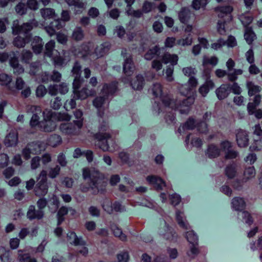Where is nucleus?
Returning a JSON list of instances; mask_svg holds the SVG:
<instances>
[{
	"instance_id": "obj_1",
	"label": "nucleus",
	"mask_w": 262,
	"mask_h": 262,
	"mask_svg": "<svg viewBox=\"0 0 262 262\" xmlns=\"http://www.w3.org/2000/svg\"><path fill=\"white\" fill-rule=\"evenodd\" d=\"M82 177L85 182L79 185L81 192L87 193L91 191L93 194L96 195L106 190L108 179L99 170L94 167H84L82 169Z\"/></svg>"
},
{
	"instance_id": "obj_53",
	"label": "nucleus",
	"mask_w": 262,
	"mask_h": 262,
	"mask_svg": "<svg viewBox=\"0 0 262 262\" xmlns=\"http://www.w3.org/2000/svg\"><path fill=\"white\" fill-rule=\"evenodd\" d=\"M219 59L216 56H212L210 58L206 56H204L203 58V65L207 66L208 64H211L212 66H215L218 63Z\"/></svg>"
},
{
	"instance_id": "obj_25",
	"label": "nucleus",
	"mask_w": 262,
	"mask_h": 262,
	"mask_svg": "<svg viewBox=\"0 0 262 262\" xmlns=\"http://www.w3.org/2000/svg\"><path fill=\"white\" fill-rule=\"evenodd\" d=\"M160 54V47L159 46H156L147 50L144 55V58L147 60H151L156 57H159Z\"/></svg>"
},
{
	"instance_id": "obj_10",
	"label": "nucleus",
	"mask_w": 262,
	"mask_h": 262,
	"mask_svg": "<svg viewBox=\"0 0 262 262\" xmlns=\"http://www.w3.org/2000/svg\"><path fill=\"white\" fill-rule=\"evenodd\" d=\"M236 143L240 147H246L249 144V136L248 133L242 128H238L236 133Z\"/></svg>"
},
{
	"instance_id": "obj_55",
	"label": "nucleus",
	"mask_w": 262,
	"mask_h": 262,
	"mask_svg": "<svg viewBox=\"0 0 262 262\" xmlns=\"http://www.w3.org/2000/svg\"><path fill=\"white\" fill-rule=\"evenodd\" d=\"M73 236L74 239L73 244L75 246H85L86 242L82 239V237H78L74 232H71L70 237Z\"/></svg>"
},
{
	"instance_id": "obj_31",
	"label": "nucleus",
	"mask_w": 262,
	"mask_h": 262,
	"mask_svg": "<svg viewBox=\"0 0 262 262\" xmlns=\"http://www.w3.org/2000/svg\"><path fill=\"white\" fill-rule=\"evenodd\" d=\"M179 57L177 54H170V53H165L162 58V62L165 63H170L172 66H174L178 63Z\"/></svg>"
},
{
	"instance_id": "obj_8",
	"label": "nucleus",
	"mask_w": 262,
	"mask_h": 262,
	"mask_svg": "<svg viewBox=\"0 0 262 262\" xmlns=\"http://www.w3.org/2000/svg\"><path fill=\"white\" fill-rule=\"evenodd\" d=\"M160 233L165 239L168 240L170 242L176 243L177 242L178 234L175 232L174 229L165 222L164 229L160 231Z\"/></svg>"
},
{
	"instance_id": "obj_58",
	"label": "nucleus",
	"mask_w": 262,
	"mask_h": 262,
	"mask_svg": "<svg viewBox=\"0 0 262 262\" xmlns=\"http://www.w3.org/2000/svg\"><path fill=\"white\" fill-rule=\"evenodd\" d=\"M84 80L81 77H74V79L73 82V88L74 89V93L75 91H77L81 87L83 83Z\"/></svg>"
},
{
	"instance_id": "obj_18",
	"label": "nucleus",
	"mask_w": 262,
	"mask_h": 262,
	"mask_svg": "<svg viewBox=\"0 0 262 262\" xmlns=\"http://www.w3.org/2000/svg\"><path fill=\"white\" fill-rule=\"evenodd\" d=\"M30 40V35H27L24 37H22L20 35H17L16 37L14 38L12 44L17 49L24 48L27 44L29 43Z\"/></svg>"
},
{
	"instance_id": "obj_61",
	"label": "nucleus",
	"mask_w": 262,
	"mask_h": 262,
	"mask_svg": "<svg viewBox=\"0 0 262 262\" xmlns=\"http://www.w3.org/2000/svg\"><path fill=\"white\" fill-rule=\"evenodd\" d=\"M27 9L36 11L38 9V2L37 0H27L26 4Z\"/></svg>"
},
{
	"instance_id": "obj_62",
	"label": "nucleus",
	"mask_w": 262,
	"mask_h": 262,
	"mask_svg": "<svg viewBox=\"0 0 262 262\" xmlns=\"http://www.w3.org/2000/svg\"><path fill=\"white\" fill-rule=\"evenodd\" d=\"M116 257L118 262H128L129 258V253L127 251H123L118 253Z\"/></svg>"
},
{
	"instance_id": "obj_37",
	"label": "nucleus",
	"mask_w": 262,
	"mask_h": 262,
	"mask_svg": "<svg viewBox=\"0 0 262 262\" xmlns=\"http://www.w3.org/2000/svg\"><path fill=\"white\" fill-rule=\"evenodd\" d=\"M185 237L188 243L191 245L199 244V237L194 231L191 230L185 232Z\"/></svg>"
},
{
	"instance_id": "obj_23",
	"label": "nucleus",
	"mask_w": 262,
	"mask_h": 262,
	"mask_svg": "<svg viewBox=\"0 0 262 262\" xmlns=\"http://www.w3.org/2000/svg\"><path fill=\"white\" fill-rule=\"evenodd\" d=\"M145 85V79L142 74H139L131 81L132 89L135 90H141Z\"/></svg>"
},
{
	"instance_id": "obj_46",
	"label": "nucleus",
	"mask_w": 262,
	"mask_h": 262,
	"mask_svg": "<svg viewBox=\"0 0 262 262\" xmlns=\"http://www.w3.org/2000/svg\"><path fill=\"white\" fill-rule=\"evenodd\" d=\"M15 10L17 14L23 16L27 14L28 9L25 3L19 2L15 6Z\"/></svg>"
},
{
	"instance_id": "obj_20",
	"label": "nucleus",
	"mask_w": 262,
	"mask_h": 262,
	"mask_svg": "<svg viewBox=\"0 0 262 262\" xmlns=\"http://www.w3.org/2000/svg\"><path fill=\"white\" fill-rule=\"evenodd\" d=\"M18 143V133L16 130H11L6 137L4 144L7 147L14 146Z\"/></svg>"
},
{
	"instance_id": "obj_35",
	"label": "nucleus",
	"mask_w": 262,
	"mask_h": 262,
	"mask_svg": "<svg viewBox=\"0 0 262 262\" xmlns=\"http://www.w3.org/2000/svg\"><path fill=\"white\" fill-rule=\"evenodd\" d=\"M40 128L46 132H51L54 131L56 127V125L52 120H45L42 121L40 124Z\"/></svg>"
},
{
	"instance_id": "obj_57",
	"label": "nucleus",
	"mask_w": 262,
	"mask_h": 262,
	"mask_svg": "<svg viewBox=\"0 0 262 262\" xmlns=\"http://www.w3.org/2000/svg\"><path fill=\"white\" fill-rule=\"evenodd\" d=\"M244 173L247 179H251L255 176V169L253 166H250L245 168Z\"/></svg>"
},
{
	"instance_id": "obj_40",
	"label": "nucleus",
	"mask_w": 262,
	"mask_h": 262,
	"mask_svg": "<svg viewBox=\"0 0 262 262\" xmlns=\"http://www.w3.org/2000/svg\"><path fill=\"white\" fill-rule=\"evenodd\" d=\"M61 138L59 135L53 134L50 136L48 140V144L52 147H56L61 143Z\"/></svg>"
},
{
	"instance_id": "obj_28",
	"label": "nucleus",
	"mask_w": 262,
	"mask_h": 262,
	"mask_svg": "<svg viewBox=\"0 0 262 262\" xmlns=\"http://www.w3.org/2000/svg\"><path fill=\"white\" fill-rule=\"evenodd\" d=\"M209 158H215L220 155V149L214 144H210L208 146V148L206 152Z\"/></svg>"
},
{
	"instance_id": "obj_47",
	"label": "nucleus",
	"mask_w": 262,
	"mask_h": 262,
	"mask_svg": "<svg viewBox=\"0 0 262 262\" xmlns=\"http://www.w3.org/2000/svg\"><path fill=\"white\" fill-rule=\"evenodd\" d=\"M208 0H193L192 7L195 10H199L201 8H204L208 4Z\"/></svg>"
},
{
	"instance_id": "obj_17",
	"label": "nucleus",
	"mask_w": 262,
	"mask_h": 262,
	"mask_svg": "<svg viewBox=\"0 0 262 262\" xmlns=\"http://www.w3.org/2000/svg\"><path fill=\"white\" fill-rule=\"evenodd\" d=\"M215 94L217 99L223 100L226 99L230 95V84L225 83L221 84L215 90Z\"/></svg>"
},
{
	"instance_id": "obj_38",
	"label": "nucleus",
	"mask_w": 262,
	"mask_h": 262,
	"mask_svg": "<svg viewBox=\"0 0 262 262\" xmlns=\"http://www.w3.org/2000/svg\"><path fill=\"white\" fill-rule=\"evenodd\" d=\"M68 208L66 206H61L58 210L57 213V225L60 226L64 221V216L68 213Z\"/></svg>"
},
{
	"instance_id": "obj_24",
	"label": "nucleus",
	"mask_w": 262,
	"mask_h": 262,
	"mask_svg": "<svg viewBox=\"0 0 262 262\" xmlns=\"http://www.w3.org/2000/svg\"><path fill=\"white\" fill-rule=\"evenodd\" d=\"M17 259L19 262H37L35 258H32L30 254L25 249L17 251Z\"/></svg>"
},
{
	"instance_id": "obj_43",
	"label": "nucleus",
	"mask_w": 262,
	"mask_h": 262,
	"mask_svg": "<svg viewBox=\"0 0 262 262\" xmlns=\"http://www.w3.org/2000/svg\"><path fill=\"white\" fill-rule=\"evenodd\" d=\"M12 78L11 76L8 74L2 73L0 74V85L2 86H6L7 88L8 86H11L10 84L11 83Z\"/></svg>"
},
{
	"instance_id": "obj_59",
	"label": "nucleus",
	"mask_w": 262,
	"mask_h": 262,
	"mask_svg": "<svg viewBox=\"0 0 262 262\" xmlns=\"http://www.w3.org/2000/svg\"><path fill=\"white\" fill-rule=\"evenodd\" d=\"M37 198H39L36 202L37 208L43 210V209L48 205V200L45 198V196H40Z\"/></svg>"
},
{
	"instance_id": "obj_7",
	"label": "nucleus",
	"mask_w": 262,
	"mask_h": 262,
	"mask_svg": "<svg viewBox=\"0 0 262 262\" xmlns=\"http://www.w3.org/2000/svg\"><path fill=\"white\" fill-rule=\"evenodd\" d=\"M94 137L96 142V144L104 151L109 150V146L107 144V140L111 138V135L109 132H99L94 135Z\"/></svg>"
},
{
	"instance_id": "obj_39",
	"label": "nucleus",
	"mask_w": 262,
	"mask_h": 262,
	"mask_svg": "<svg viewBox=\"0 0 262 262\" xmlns=\"http://www.w3.org/2000/svg\"><path fill=\"white\" fill-rule=\"evenodd\" d=\"M42 17L45 19L53 18L56 16L55 10L52 8H45L40 10Z\"/></svg>"
},
{
	"instance_id": "obj_48",
	"label": "nucleus",
	"mask_w": 262,
	"mask_h": 262,
	"mask_svg": "<svg viewBox=\"0 0 262 262\" xmlns=\"http://www.w3.org/2000/svg\"><path fill=\"white\" fill-rule=\"evenodd\" d=\"M196 128L197 130L200 133L206 134L208 132V125L205 121H200L196 122Z\"/></svg>"
},
{
	"instance_id": "obj_45",
	"label": "nucleus",
	"mask_w": 262,
	"mask_h": 262,
	"mask_svg": "<svg viewBox=\"0 0 262 262\" xmlns=\"http://www.w3.org/2000/svg\"><path fill=\"white\" fill-rule=\"evenodd\" d=\"M196 122L193 117H189L183 124V128L187 129H193L196 128Z\"/></svg>"
},
{
	"instance_id": "obj_52",
	"label": "nucleus",
	"mask_w": 262,
	"mask_h": 262,
	"mask_svg": "<svg viewBox=\"0 0 262 262\" xmlns=\"http://www.w3.org/2000/svg\"><path fill=\"white\" fill-rule=\"evenodd\" d=\"M262 148V140L261 139H254V142L251 144L250 149L252 151H260Z\"/></svg>"
},
{
	"instance_id": "obj_14",
	"label": "nucleus",
	"mask_w": 262,
	"mask_h": 262,
	"mask_svg": "<svg viewBox=\"0 0 262 262\" xmlns=\"http://www.w3.org/2000/svg\"><path fill=\"white\" fill-rule=\"evenodd\" d=\"M146 180L150 185H152L157 190H161L165 186V181L160 177L155 175L147 176Z\"/></svg>"
},
{
	"instance_id": "obj_56",
	"label": "nucleus",
	"mask_w": 262,
	"mask_h": 262,
	"mask_svg": "<svg viewBox=\"0 0 262 262\" xmlns=\"http://www.w3.org/2000/svg\"><path fill=\"white\" fill-rule=\"evenodd\" d=\"M154 6L155 4L153 2L145 1L143 4L142 11L144 13H148L153 9Z\"/></svg>"
},
{
	"instance_id": "obj_19",
	"label": "nucleus",
	"mask_w": 262,
	"mask_h": 262,
	"mask_svg": "<svg viewBox=\"0 0 262 262\" xmlns=\"http://www.w3.org/2000/svg\"><path fill=\"white\" fill-rule=\"evenodd\" d=\"M135 70V65L133 60V57L131 55L127 57L123 65V72L127 76L133 75Z\"/></svg>"
},
{
	"instance_id": "obj_21",
	"label": "nucleus",
	"mask_w": 262,
	"mask_h": 262,
	"mask_svg": "<svg viewBox=\"0 0 262 262\" xmlns=\"http://www.w3.org/2000/svg\"><path fill=\"white\" fill-rule=\"evenodd\" d=\"M215 10L220 12L219 15L220 17H223L224 16H227L228 17L227 21L229 22L232 21V16L231 13L233 11V7L231 6L228 5L217 7Z\"/></svg>"
},
{
	"instance_id": "obj_36",
	"label": "nucleus",
	"mask_w": 262,
	"mask_h": 262,
	"mask_svg": "<svg viewBox=\"0 0 262 262\" xmlns=\"http://www.w3.org/2000/svg\"><path fill=\"white\" fill-rule=\"evenodd\" d=\"M247 88L248 89V94L249 96L257 95L261 90V86L258 85H255L252 82H248L247 83Z\"/></svg>"
},
{
	"instance_id": "obj_13",
	"label": "nucleus",
	"mask_w": 262,
	"mask_h": 262,
	"mask_svg": "<svg viewBox=\"0 0 262 262\" xmlns=\"http://www.w3.org/2000/svg\"><path fill=\"white\" fill-rule=\"evenodd\" d=\"M64 26V24H62L61 20L55 19L45 28V30L50 36H52L55 35L56 31L61 29Z\"/></svg>"
},
{
	"instance_id": "obj_2",
	"label": "nucleus",
	"mask_w": 262,
	"mask_h": 262,
	"mask_svg": "<svg viewBox=\"0 0 262 262\" xmlns=\"http://www.w3.org/2000/svg\"><path fill=\"white\" fill-rule=\"evenodd\" d=\"M49 187L47 171L42 169L36 178V184L33 189V194L36 197L45 196L49 193Z\"/></svg>"
},
{
	"instance_id": "obj_26",
	"label": "nucleus",
	"mask_w": 262,
	"mask_h": 262,
	"mask_svg": "<svg viewBox=\"0 0 262 262\" xmlns=\"http://www.w3.org/2000/svg\"><path fill=\"white\" fill-rule=\"evenodd\" d=\"M110 48L108 46L101 44L99 46H95L93 51V57L99 58L106 55L109 51Z\"/></svg>"
},
{
	"instance_id": "obj_64",
	"label": "nucleus",
	"mask_w": 262,
	"mask_h": 262,
	"mask_svg": "<svg viewBox=\"0 0 262 262\" xmlns=\"http://www.w3.org/2000/svg\"><path fill=\"white\" fill-rule=\"evenodd\" d=\"M104 210L108 213H112L114 211V207L112 205V202L109 199H106L102 206Z\"/></svg>"
},
{
	"instance_id": "obj_34",
	"label": "nucleus",
	"mask_w": 262,
	"mask_h": 262,
	"mask_svg": "<svg viewBox=\"0 0 262 262\" xmlns=\"http://www.w3.org/2000/svg\"><path fill=\"white\" fill-rule=\"evenodd\" d=\"M33 53L29 50H23L20 54L21 62L25 64H30L32 60Z\"/></svg>"
},
{
	"instance_id": "obj_63",
	"label": "nucleus",
	"mask_w": 262,
	"mask_h": 262,
	"mask_svg": "<svg viewBox=\"0 0 262 262\" xmlns=\"http://www.w3.org/2000/svg\"><path fill=\"white\" fill-rule=\"evenodd\" d=\"M48 91L43 85H38L36 90V96L38 98L43 97L47 93Z\"/></svg>"
},
{
	"instance_id": "obj_32",
	"label": "nucleus",
	"mask_w": 262,
	"mask_h": 262,
	"mask_svg": "<svg viewBox=\"0 0 262 262\" xmlns=\"http://www.w3.org/2000/svg\"><path fill=\"white\" fill-rule=\"evenodd\" d=\"M84 36V32L82 28L80 27H77L74 29L71 38V39L77 42L82 40Z\"/></svg>"
},
{
	"instance_id": "obj_12",
	"label": "nucleus",
	"mask_w": 262,
	"mask_h": 262,
	"mask_svg": "<svg viewBox=\"0 0 262 262\" xmlns=\"http://www.w3.org/2000/svg\"><path fill=\"white\" fill-rule=\"evenodd\" d=\"M45 215L43 210H41L36 207L34 205H31L29 206L27 212V217L29 220H41Z\"/></svg>"
},
{
	"instance_id": "obj_4",
	"label": "nucleus",
	"mask_w": 262,
	"mask_h": 262,
	"mask_svg": "<svg viewBox=\"0 0 262 262\" xmlns=\"http://www.w3.org/2000/svg\"><path fill=\"white\" fill-rule=\"evenodd\" d=\"M32 23H24L19 25L18 20L14 21L12 27V33L13 35H19L23 34L25 36L30 35L29 33L33 29Z\"/></svg>"
},
{
	"instance_id": "obj_15",
	"label": "nucleus",
	"mask_w": 262,
	"mask_h": 262,
	"mask_svg": "<svg viewBox=\"0 0 262 262\" xmlns=\"http://www.w3.org/2000/svg\"><path fill=\"white\" fill-rule=\"evenodd\" d=\"M26 85V82L20 77H17L15 80V88L13 86H8L7 89L8 94L16 96L18 93V91L23 90Z\"/></svg>"
},
{
	"instance_id": "obj_49",
	"label": "nucleus",
	"mask_w": 262,
	"mask_h": 262,
	"mask_svg": "<svg viewBox=\"0 0 262 262\" xmlns=\"http://www.w3.org/2000/svg\"><path fill=\"white\" fill-rule=\"evenodd\" d=\"M183 212L180 210H177L176 212V220L178 223L179 226L181 228L187 230L188 229L187 226L186 225V223L184 222L183 219L182 215Z\"/></svg>"
},
{
	"instance_id": "obj_5",
	"label": "nucleus",
	"mask_w": 262,
	"mask_h": 262,
	"mask_svg": "<svg viewBox=\"0 0 262 262\" xmlns=\"http://www.w3.org/2000/svg\"><path fill=\"white\" fill-rule=\"evenodd\" d=\"M163 87L160 83L154 84L152 88V94L156 98L159 97L164 105L166 107L170 106L172 99L167 94H164L162 90Z\"/></svg>"
},
{
	"instance_id": "obj_51",
	"label": "nucleus",
	"mask_w": 262,
	"mask_h": 262,
	"mask_svg": "<svg viewBox=\"0 0 262 262\" xmlns=\"http://www.w3.org/2000/svg\"><path fill=\"white\" fill-rule=\"evenodd\" d=\"M74 93L77 99H84L89 96L88 89L86 87L83 88L81 90L75 91Z\"/></svg>"
},
{
	"instance_id": "obj_41",
	"label": "nucleus",
	"mask_w": 262,
	"mask_h": 262,
	"mask_svg": "<svg viewBox=\"0 0 262 262\" xmlns=\"http://www.w3.org/2000/svg\"><path fill=\"white\" fill-rule=\"evenodd\" d=\"M115 92V85L114 83H106L104 84L102 90V94L106 97H108L110 95H112Z\"/></svg>"
},
{
	"instance_id": "obj_29",
	"label": "nucleus",
	"mask_w": 262,
	"mask_h": 262,
	"mask_svg": "<svg viewBox=\"0 0 262 262\" xmlns=\"http://www.w3.org/2000/svg\"><path fill=\"white\" fill-rule=\"evenodd\" d=\"M225 173L227 178L232 179L237 174V165L235 163L232 162L228 164L225 169Z\"/></svg>"
},
{
	"instance_id": "obj_54",
	"label": "nucleus",
	"mask_w": 262,
	"mask_h": 262,
	"mask_svg": "<svg viewBox=\"0 0 262 262\" xmlns=\"http://www.w3.org/2000/svg\"><path fill=\"white\" fill-rule=\"evenodd\" d=\"M72 73L74 77H81V66L78 61L74 62L72 70Z\"/></svg>"
},
{
	"instance_id": "obj_42",
	"label": "nucleus",
	"mask_w": 262,
	"mask_h": 262,
	"mask_svg": "<svg viewBox=\"0 0 262 262\" xmlns=\"http://www.w3.org/2000/svg\"><path fill=\"white\" fill-rule=\"evenodd\" d=\"M60 171L61 168L58 165H56L53 167H50L47 172V177L48 176L51 179H55L59 176Z\"/></svg>"
},
{
	"instance_id": "obj_30",
	"label": "nucleus",
	"mask_w": 262,
	"mask_h": 262,
	"mask_svg": "<svg viewBox=\"0 0 262 262\" xmlns=\"http://www.w3.org/2000/svg\"><path fill=\"white\" fill-rule=\"evenodd\" d=\"M244 37L246 42L249 45H251L254 41L256 35L252 27H245Z\"/></svg>"
},
{
	"instance_id": "obj_3",
	"label": "nucleus",
	"mask_w": 262,
	"mask_h": 262,
	"mask_svg": "<svg viewBox=\"0 0 262 262\" xmlns=\"http://www.w3.org/2000/svg\"><path fill=\"white\" fill-rule=\"evenodd\" d=\"M231 205L235 210L239 211L241 212L238 213V216H242V221L250 226L252 224L253 221L250 213L247 211H244L246 207V202L240 196H235L233 198L231 201Z\"/></svg>"
},
{
	"instance_id": "obj_9",
	"label": "nucleus",
	"mask_w": 262,
	"mask_h": 262,
	"mask_svg": "<svg viewBox=\"0 0 262 262\" xmlns=\"http://www.w3.org/2000/svg\"><path fill=\"white\" fill-rule=\"evenodd\" d=\"M194 101L193 97H188L180 101L176 108L181 114L187 115L190 111V106L194 103Z\"/></svg>"
},
{
	"instance_id": "obj_44",
	"label": "nucleus",
	"mask_w": 262,
	"mask_h": 262,
	"mask_svg": "<svg viewBox=\"0 0 262 262\" xmlns=\"http://www.w3.org/2000/svg\"><path fill=\"white\" fill-rule=\"evenodd\" d=\"M55 47V42L54 40H51L45 45V54L51 57L53 55V51Z\"/></svg>"
},
{
	"instance_id": "obj_11",
	"label": "nucleus",
	"mask_w": 262,
	"mask_h": 262,
	"mask_svg": "<svg viewBox=\"0 0 262 262\" xmlns=\"http://www.w3.org/2000/svg\"><path fill=\"white\" fill-rule=\"evenodd\" d=\"M39 146L34 142L28 143L22 150V156L25 160H28L31 158V154H36L38 151Z\"/></svg>"
},
{
	"instance_id": "obj_27",
	"label": "nucleus",
	"mask_w": 262,
	"mask_h": 262,
	"mask_svg": "<svg viewBox=\"0 0 262 262\" xmlns=\"http://www.w3.org/2000/svg\"><path fill=\"white\" fill-rule=\"evenodd\" d=\"M43 45L42 39L38 36H35L32 42V49L34 53H40L43 49Z\"/></svg>"
},
{
	"instance_id": "obj_33",
	"label": "nucleus",
	"mask_w": 262,
	"mask_h": 262,
	"mask_svg": "<svg viewBox=\"0 0 262 262\" xmlns=\"http://www.w3.org/2000/svg\"><path fill=\"white\" fill-rule=\"evenodd\" d=\"M190 12L187 7H182L179 12V20L181 23L186 24L189 21Z\"/></svg>"
},
{
	"instance_id": "obj_50",
	"label": "nucleus",
	"mask_w": 262,
	"mask_h": 262,
	"mask_svg": "<svg viewBox=\"0 0 262 262\" xmlns=\"http://www.w3.org/2000/svg\"><path fill=\"white\" fill-rule=\"evenodd\" d=\"M107 98H107L104 95L103 96H98L94 99L93 101V104L94 106L96 108H100L101 107H102L105 100Z\"/></svg>"
},
{
	"instance_id": "obj_22",
	"label": "nucleus",
	"mask_w": 262,
	"mask_h": 262,
	"mask_svg": "<svg viewBox=\"0 0 262 262\" xmlns=\"http://www.w3.org/2000/svg\"><path fill=\"white\" fill-rule=\"evenodd\" d=\"M215 84L212 80L207 79L204 83L200 86L199 92L203 97H206L210 90L213 89Z\"/></svg>"
},
{
	"instance_id": "obj_16",
	"label": "nucleus",
	"mask_w": 262,
	"mask_h": 262,
	"mask_svg": "<svg viewBox=\"0 0 262 262\" xmlns=\"http://www.w3.org/2000/svg\"><path fill=\"white\" fill-rule=\"evenodd\" d=\"M94 49V44L93 42H84L81 46L79 53L82 58H85L88 56H93Z\"/></svg>"
},
{
	"instance_id": "obj_6",
	"label": "nucleus",
	"mask_w": 262,
	"mask_h": 262,
	"mask_svg": "<svg viewBox=\"0 0 262 262\" xmlns=\"http://www.w3.org/2000/svg\"><path fill=\"white\" fill-rule=\"evenodd\" d=\"M83 126L82 120L74 121V124L68 123L62 124L61 128L66 134L69 135H78L80 133V129Z\"/></svg>"
},
{
	"instance_id": "obj_60",
	"label": "nucleus",
	"mask_w": 262,
	"mask_h": 262,
	"mask_svg": "<svg viewBox=\"0 0 262 262\" xmlns=\"http://www.w3.org/2000/svg\"><path fill=\"white\" fill-rule=\"evenodd\" d=\"M15 170L12 166L7 167L3 171V175L7 179L11 178L15 173Z\"/></svg>"
}]
</instances>
